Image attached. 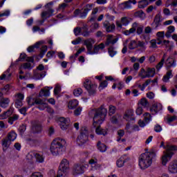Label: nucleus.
Instances as JSON below:
<instances>
[{
  "label": "nucleus",
  "mask_w": 177,
  "mask_h": 177,
  "mask_svg": "<svg viewBox=\"0 0 177 177\" xmlns=\"http://www.w3.org/2000/svg\"><path fill=\"white\" fill-rule=\"evenodd\" d=\"M88 115L89 117H93V126L96 128V127H99V125H102L104 122L107 115V109L102 106L94 109L88 112Z\"/></svg>",
  "instance_id": "obj_1"
},
{
  "label": "nucleus",
  "mask_w": 177,
  "mask_h": 177,
  "mask_svg": "<svg viewBox=\"0 0 177 177\" xmlns=\"http://www.w3.org/2000/svg\"><path fill=\"white\" fill-rule=\"evenodd\" d=\"M156 157V152L150 151L142 153L139 157V166L141 169H147L153 163V158Z\"/></svg>",
  "instance_id": "obj_2"
},
{
  "label": "nucleus",
  "mask_w": 177,
  "mask_h": 177,
  "mask_svg": "<svg viewBox=\"0 0 177 177\" xmlns=\"http://www.w3.org/2000/svg\"><path fill=\"white\" fill-rule=\"evenodd\" d=\"M66 140L63 138H57L53 140L50 150L53 156H61L65 151Z\"/></svg>",
  "instance_id": "obj_3"
},
{
  "label": "nucleus",
  "mask_w": 177,
  "mask_h": 177,
  "mask_svg": "<svg viewBox=\"0 0 177 177\" xmlns=\"http://www.w3.org/2000/svg\"><path fill=\"white\" fill-rule=\"evenodd\" d=\"M160 147L166 149V152L164 151L165 154L162 157V165H167V162L172 158V156L174 154V151H176L177 147L176 145H167L166 147L164 141H162L160 143Z\"/></svg>",
  "instance_id": "obj_4"
},
{
  "label": "nucleus",
  "mask_w": 177,
  "mask_h": 177,
  "mask_svg": "<svg viewBox=\"0 0 177 177\" xmlns=\"http://www.w3.org/2000/svg\"><path fill=\"white\" fill-rule=\"evenodd\" d=\"M139 26L136 22L133 23L131 28L128 30H124V35H131V34H135L136 32L138 35L143 33V26Z\"/></svg>",
  "instance_id": "obj_5"
},
{
  "label": "nucleus",
  "mask_w": 177,
  "mask_h": 177,
  "mask_svg": "<svg viewBox=\"0 0 177 177\" xmlns=\"http://www.w3.org/2000/svg\"><path fill=\"white\" fill-rule=\"evenodd\" d=\"M84 86L88 93L89 96H93L96 95V89L97 88V84L92 83V82L86 79L84 82Z\"/></svg>",
  "instance_id": "obj_6"
},
{
  "label": "nucleus",
  "mask_w": 177,
  "mask_h": 177,
  "mask_svg": "<svg viewBox=\"0 0 177 177\" xmlns=\"http://www.w3.org/2000/svg\"><path fill=\"white\" fill-rule=\"evenodd\" d=\"M88 140V129L86 127H82L80 130V135L77 137V142L81 145L86 143Z\"/></svg>",
  "instance_id": "obj_7"
},
{
  "label": "nucleus",
  "mask_w": 177,
  "mask_h": 177,
  "mask_svg": "<svg viewBox=\"0 0 177 177\" xmlns=\"http://www.w3.org/2000/svg\"><path fill=\"white\" fill-rule=\"evenodd\" d=\"M57 124L62 131H66L68 128V125H70V119L61 117L58 119Z\"/></svg>",
  "instance_id": "obj_8"
},
{
  "label": "nucleus",
  "mask_w": 177,
  "mask_h": 177,
  "mask_svg": "<svg viewBox=\"0 0 177 177\" xmlns=\"http://www.w3.org/2000/svg\"><path fill=\"white\" fill-rule=\"evenodd\" d=\"M162 21V17L161 16V14L158 13L156 14L154 19L153 21L151 24V26L153 28V30H157L160 26H161V22Z\"/></svg>",
  "instance_id": "obj_9"
},
{
  "label": "nucleus",
  "mask_w": 177,
  "mask_h": 177,
  "mask_svg": "<svg viewBox=\"0 0 177 177\" xmlns=\"http://www.w3.org/2000/svg\"><path fill=\"white\" fill-rule=\"evenodd\" d=\"M102 24L106 32H113L115 30V24H111L109 21H104Z\"/></svg>",
  "instance_id": "obj_10"
},
{
  "label": "nucleus",
  "mask_w": 177,
  "mask_h": 177,
  "mask_svg": "<svg viewBox=\"0 0 177 177\" xmlns=\"http://www.w3.org/2000/svg\"><path fill=\"white\" fill-rule=\"evenodd\" d=\"M132 3L133 5H136V0H129L127 1H124L120 3L119 6L121 9H131V8H132Z\"/></svg>",
  "instance_id": "obj_11"
},
{
  "label": "nucleus",
  "mask_w": 177,
  "mask_h": 177,
  "mask_svg": "<svg viewBox=\"0 0 177 177\" xmlns=\"http://www.w3.org/2000/svg\"><path fill=\"white\" fill-rule=\"evenodd\" d=\"M165 66L167 70H171L172 67H175L176 66V61L173 57H169L165 61Z\"/></svg>",
  "instance_id": "obj_12"
},
{
  "label": "nucleus",
  "mask_w": 177,
  "mask_h": 177,
  "mask_svg": "<svg viewBox=\"0 0 177 177\" xmlns=\"http://www.w3.org/2000/svg\"><path fill=\"white\" fill-rule=\"evenodd\" d=\"M123 118L124 120H126V121H135V117H133V109H128L126 111Z\"/></svg>",
  "instance_id": "obj_13"
},
{
  "label": "nucleus",
  "mask_w": 177,
  "mask_h": 177,
  "mask_svg": "<svg viewBox=\"0 0 177 177\" xmlns=\"http://www.w3.org/2000/svg\"><path fill=\"white\" fill-rule=\"evenodd\" d=\"M128 161H129V158H128V156L123 155L117 160V167H118V168H122V167H124V164Z\"/></svg>",
  "instance_id": "obj_14"
},
{
  "label": "nucleus",
  "mask_w": 177,
  "mask_h": 177,
  "mask_svg": "<svg viewBox=\"0 0 177 177\" xmlns=\"http://www.w3.org/2000/svg\"><path fill=\"white\" fill-rule=\"evenodd\" d=\"M96 41L92 38H88L84 41V45L87 48V52H91V50L93 48V44Z\"/></svg>",
  "instance_id": "obj_15"
},
{
  "label": "nucleus",
  "mask_w": 177,
  "mask_h": 177,
  "mask_svg": "<svg viewBox=\"0 0 177 177\" xmlns=\"http://www.w3.org/2000/svg\"><path fill=\"white\" fill-rule=\"evenodd\" d=\"M162 110V104L160 103H155L150 108V111L153 115L157 114L158 111H161Z\"/></svg>",
  "instance_id": "obj_16"
},
{
  "label": "nucleus",
  "mask_w": 177,
  "mask_h": 177,
  "mask_svg": "<svg viewBox=\"0 0 177 177\" xmlns=\"http://www.w3.org/2000/svg\"><path fill=\"white\" fill-rule=\"evenodd\" d=\"M104 48H105L104 44L101 43L99 45L94 46L93 50H92L91 49V51L88 52V55H96L99 53V50H100V49H104Z\"/></svg>",
  "instance_id": "obj_17"
},
{
  "label": "nucleus",
  "mask_w": 177,
  "mask_h": 177,
  "mask_svg": "<svg viewBox=\"0 0 177 177\" xmlns=\"http://www.w3.org/2000/svg\"><path fill=\"white\" fill-rule=\"evenodd\" d=\"M118 41V38H113V35H108L106 37V41L105 42L106 46H109V45H114L117 44Z\"/></svg>",
  "instance_id": "obj_18"
},
{
  "label": "nucleus",
  "mask_w": 177,
  "mask_h": 177,
  "mask_svg": "<svg viewBox=\"0 0 177 177\" xmlns=\"http://www.w3.org/2000/svg\"><path fill=\"white\" fill-rule=\"evenodd\" d=\"M27 102L29 106H34L35 104H38L39 106H40L41 104H44V103H45V100L41 98H37L35 101L32 102L30 98H28Z\"/></svg>",
  "instance_id": "obj_19"
},
{
  "label": "nucleus",
  "mask_w": 177,
  "mask_h": 177,
  "mask_svg": "<svg viewBox=\"0 0 177 177\" xmlns=\"http://www.w3.org/2000/svg\"><path fill=\"white\" fill-rule=\"evenodd\" d=\"M168 169L170 174H177V161L174 160L171 162L169 165Z\"/></svg>",
  "instance_id": "obj_20"
},
{
  "label": "nucleus",
  "mask_w": 177,
  "mask_h": 177,
  "mask_svg": "<svg viewBox=\"0 0 177 177\" xmlns=\"http://www.w3.org/2000/svg\"><path fill=\"white\" fill-rule=\"evenodd\" d=\"M32 129L35 133H39V132L42 131V125L38 122H35L32 124Z\"/></svg>",
  "instance_id": "obj_21"
},
{
  "label": "nucleus",
  "mask_w": 177,
  "mask_h": 177,
  "mask_svg": "<svg viewBox=\"0 0 177 177\" xmlns=\"http://www.w3.org/2000/svg\"><path fill=\"white\" fill-rule=\"evenodd\" d=\"M73 172L76 175L84 174V166L82 165L75 164L73 167Z\"/></svg>",
  "instance_id": "obj_22"
},
{
  "label": "nucleus",
  "mask_w": 177,
  "mask_h": 177,
  "mask_svg": "<svg viewBox=\"0 0 177 177\" xmlns=\"http://www.w3.org/2000/svg\"><path fill=\"white\" fill-rule=\"evenodd\" d=\"M12 144V141H10L6 137L2 140L1 145L3 147V150L5 151L9 149L10 145Z\"/></svg>",
  "instance_id": "obj_23"
},
{
  "label": "nucleus",
  "mask_w": 177,
  "mask_h": 177,
  "mask_svg": "<svg viewBox=\"0 0 177 177\" xmlns=\"http://www.w3.org/2000/svg\"><path fill=\"white\" fill-rule=\"evenodd\" d=\"M88 164H90V165H91L92 168H94V169H100V168L102 167L100 164L97 163V159L96 158L91 159L88 161Z\"/></svg>",
  "instance_id": "obj_24"
},
{
  "label": "nucleus",
  "mask_w": 177,
  "mask_h": 177,
  "mask_svg": "<svg viewBox=\"0 0 177 177\" xmlns=\"http://www.w3.org/2000/svg\"><path fill=\"white\" fill-rule=\"evenodd\" d=\"M50 95V91H49V87L48 86L44 87V88H41L39 93V96H40V97H42L43 96H44L45 97H47Z\"/></svg>",
  "instance_id": "obj_25"
},
{
  "label": "nucleus",
  "mask_w": 177,
  "mask_h": 177,
  "mask_svg": "<svg viewBox=\"0 0 177 177\" xmlns=\"http://www.w3.org/2000/svg\"><path fill=\"white\" fill-rule=\"evenodd\" d=\"M9 103H10V100L8 97H3L0 100V107H2L3 109H6V107H8Z\"/></svg>",
  "instance_id": "obj_26"
},
{
  "label": "nucleus",
  "mask_w": 177,
  "mask_h": 177,
  "mask_svg": "<svg viewBox=\"0 0 177 177\" xmlns=\"http://www.w3.org/2000/svg\"><path fill=\"white\" fill-rule=\"evenodd\" d=\"M55 10L52 8H49L48 11H44L41 12V18L46 19L48 17H50L51 16H53V12Z\"/></svg>",
  "instance_id": "obj_27"
},
{
  "label": "nucleus",
  "mask_w": 177,
  "mask_h": 177,
  "mask_svg": "<svg viewBox=\"0 0 177 177\" xmlns=\"http://www.w3.org/2000/svg\"><path fill=\"white\" fill-rule=\"evenodd\" d=\"M97 148L99 151L101 153H104L107 150V146L106 145L102 143V142L98 141L97 143Z\"/></svg>",
  "instance_id": "obj_28"
},
{
  "label": "nucleus",
  "mask_w": 177,
  "mask_h": 177,
  "mask_svg": "<svg viewBox=\"0 0 177 177\" xmlns=\"http://www.w3.org/2000/svg\"><path fill=\"white\" fill-rule=\"evenodd\" d=\"M95 133H97V135H103V136H106V135H107V129L100 128V125L97 126Z\"/></svg>",
  "instance_id": "obj_29"
},
{
  "label": "nucleus",
  "mask_w": 177,
  "mask_h": 177,
  "mask_svg": "<svg viewBox=\"0 0 177 177\" xmlns=\"http://www.w3.org/2000/svg\"><path fill=\"white\" fill-rule=\"evenodd\" d=\"M46 75V71H42L41 73L34 72L33 77L35 80H42Z\"/></svg>",
  "instance_id": "obj_30"
},
{
  "label": "nucleus",
  "mask_w": 177,
  "mask_h": 177,
  "mask_svg": "<svg viewBox=\"0 0 177 177\" xmlns=\"http://www.w3.org/2000/svg\"><path fill=\"white\" fill-rule=\"evenodd\" d=\"M17 138V134L16 133V132L13 131L8 133L6 137V138L11 142H14V140H16Z\"/></svg>",
  "instance_id": "obj_31"
},
{
  "label": "nucleus",
  "mask_w": 177,
  "mask_h": 177,
  "mask_svg": "<svg viewBox=\"0 0 177 177\" xmlns=\"http://www.w3.org/2000/svg\"><path fill=\"white\" fill-rule=\"evenodd\" d=\"M175 32V26H169L167 28V31L165 33V37L167 38H171V36L172 35V32Z\"/></svg>",
  "instance_id": "obj_32"
},
{
  "label": "nucleus",
  "mask_w": 177,
  "mask_h": 177,
  "mask_svg": "<svg viewBox=\"0 0 177 177\" xmlns=\"http://www.w3.org/2000/svg\"><path fill=\"white\" fill-rule=\"evenodd\" d=\"M154 74H156V69L154 68H148L146 72L147 78H150L151 77H154Z\"/></svg>",
  "instance_id": "obj_33"
},
{
  "label": "nucleus",
  "mask_w": 177,
  "mask_h": 177,
  "mask_svg": "<svg viewBox=\"0 0 177 177\" xmlns=\"http://www.w3.org/2000/svg\"><path fill=\"white\" fill-rule=\"evenodd\" d=\"M78 106V100H72L69 101L68 104V107L70 109V110H73V109H75Z\"/></svg>",
  "instance_id": "obj_34"
},
{
  "label": "nucleus",
  "mask_w": 177,
  "mask_h": 177,
  "mask_svg": "<svg viewBox=\"0 0 177 177\" xmlns=\"http://www.w3.org/2000/svg\"><path fill=\"white\" fill-rule=\"evenodd\" d=\"M138 106H142V107L146 108L150 106V103H149V101H147V99L142 98L138 102Z\"/></svg>",
  "instance_id": "obj_35"
},
{
  "label": "nucleus",
  "mask_w": 177,
  "mask_h": 177,
  "mask_svg": "<svg viewBox=\"0 0 177 177\" xmlns=\"http://www.w3.org/2000/svg\"><path fill=\"white\" fill-rule=\"evenodd\" d=\"M171 77H174V75H172V70L169 69V71L166 73L165 75L163 76V82H168Z\"/></svg>",
  "instance_id": "obj_36"
},
{
  "label": "nucleus",
  "mask_w": 177,
  "mask_h": 177,
  "mask_svg": "<svg viewBox=\"0 0 177 177\" xmlns=\"http://www.w3.org/2000/svg\"><path fill=\"white\" fill-rule=\"evenodd\" d=\"M168 6H172L173 8H176L177 0H167L166 1V8H168Z\"/></svg>",
  "instance_id": "obj_37"
},
{
  "label": "nucleus",
  "mask_w": 177,
  "mask_h": 177,
  "mask_svg": "<svg viewBox=\"0 0 177 177\" xmlns=\"http://www.w3.org/2000/svg\"><path fill=\"white\" fill-rule=\"evenodd\" d=\"M82 52H85V47H81L74 55L70 57V59H75L78 57L79 55H81Z\"/></svg>",
  "instance_id": "obj_38"
},
{
  "label": "nucleus",
  "mask_w": 177,
  "mask_h": 177,
  "mask_svg": "<svg viewBox=\"0 0 177 177\" xmlns=\"http://www.w3.org/2000/svg\"><path fill=\"white\" fill-rule=\"evenodd\" d=\"M131 23V18H129L127 17H124L121 18V24L122 26H128Z\"/></svg>",
  "instance_id": "obj_39"
},
{
  "label": "nucleus",
  "mask_w": 177,
  "mask_h": 177,
  "mask_svg": "<svg viewBox=\"0 0 177 177\" xmlns=\"http://www.w3.org/2000/svg\"><path fill=\"white\" fill-rule=\"evenodd\" d=\"M138 8L140 9H145L147 5H149V1L147 0H142L138 2Z\"/></svg>",
  "instance_id": "obj_40"
},
{
  "label": "nucleus",
  "mask_w": 177,
  "mask_h": 177,
  "mask_svg": "<svg viewBox=\"0 0 177 177\" xmlns=\"http://www.w3.org/2000/svg\"><path fill=\"white\" fill-rule=\"evenodd\" d=\"M17 120H19V115L15 114L8 118V124L13 125L15 121H17Z\"/></svg>",
  "instance_id": "obj_41"
},
{
  "label": "nucleus",
  "mask_w": 177,
  "mask_h": 177,
  "mask_svg": "<svg viewBox=\"0 0 177 177\" xmlns=\"http://www.w3.org/2000/svg\"><path fill=\"white\" fill-rule=\"evenodd\" d=\"M108 53H109V56H111V57H114V56H115V55H117V52L115 51V49L114 48L113 46H110L108 48Z\"/></svg>",
  "instance_id": "obj_42"
},
{
  "label": "nucleus",
  "mask_w": 177,
  "mask_h": 177,
  "mask_svg": "<svg viewBox=\"0 0 177 177\" xmlns=\"http://www.w3.org/2000/svg\"><path fill=\"white\" fill-rule=\"evenodd\" d=\"M136 48H138V43L135 40H131L129 44V49L133 50V49H136Z\"/></svg>",
  "instance_id": "obj_43"
},
{
  "label": "nucleus",
  "mask_w": 177,
  "mask_h": 177,
  "mask_svg": "<svg viewBox=\"0 0 177 177\" xmlns=\"http://www.w3.org/2000/svg\"><path fill=\"white\" fill-rule=\"evenodd\" d=\"M165 63V54L163 55L160 62L156 65V69L160 70Z\"/></svg>",
  "instance_id": "obj_44"
},
{
  "label": "nucleus",
  "mask_w": 177,
  "mask_h": 177,
  "mask_svg": "<svg viewBox=\"0 0 177 177\" xmlns=\"http://www.w3.org/2000/svg\"><path fill=\"white\" fill-rule=\"evenodd\" d=\"M144 121L146 124H149L151 121V115L149 113H145L144 114Z\"/></svg>",
  "instance_id": "obj_45"
},
{
  "label": "nucleus",
  "mask_w": 177,
  "mask_h": 177,
  "mask_svg": "<svg viewBox=\"0 0 177 177\" xmlns=\"http://www.w3.org/2000/svg\"><path fill=\"white\" fill-rule=\"evenodd\" d=\"M124 135H125V131L124 129H120L118 131V138L117 142H121V138H123Z\"/></svg>",
  "instance_id": "obj_46"
},
{
  "label": "nucleus",
  "mask_w": 177,
  "mask_h": 177,
  "mask_svg": "<svg viewBox=\"0 0 177 177\" xmlns=\"http://www.w3.org/2000/svg\"><path fill=\"white\" fill-rule=\"evenodd\" d=\"M46 52H48V46H43L41 47L40 53L39 55V57L43 58L44 56L45 55V53H46Z\"/></svg>",
  "instance_id": "obj_47"
},
{
  "label": "nucleus",
  "mask_w": 177,
  "mask_h": 177,
  "mask_svg": "<svg viewBox=\"0 0 177 177\" xmlns=\"http://www.w3.org/2000/svg\"><path fill=\"white\" fill-rule=\"evenodd\" d=\"M83 92L84 91H82V88H77L73 91V95H74V96H77V97L81 96V95H82Z\"/></svg>",
  "instance_id": "obj_48"
},
{
  "label": "nucleus",
  "mask_w": 177,
  "mask_h": 177,
  "mask_svg": "<svg viewBox=\"0 0 177 177\" xmlns=\"http://www.w3.org/2000/svg\"><path fill=\"white\" fill-rule=\"evenodd\" d=\"M10 114L11 113L10 110L3 113L2 114L0 115V120H6V118H8V117H9Z\"/></svg>",
  "instance_id": "obj_49"
},
{
  "label": "nucleus",
  "mask_w": 177,
  "mask_h": 177,
  "mask_svg": "<svg viewBox=\"0 0 177 177\" xmlns=\"http://www.w3.org/2000/svg\"><path fill=\"white\" fill-rule=\"evenodd\" d=\"M26 129H27V125H26V124L20 125L18 129L19 134L23 135L24 133V132H26Z\"/></svg>",
  "instance_id": "obj_50"
},
{
  "label": "nucleus",
  "mask_w": 177,
  "mask_h": 177,
  "mask_svg": "<svg viewBox=\"0 0 177 177\" xmlns=\"http://www.w3.org/2000/svg\"><path fill=\"white\" fill-rule=\"evenodd\" d=\"M144 15H145V12L142 10L136 11V12H134V17H140V19H142V17H143Z\"/></svg>",
  "instance_id": "obj_51"
},
{
  "label": "nucleus",
  "mask_w": 177,
  "mask_h": 177,
  "mask_svg": "<svg viewBox=\"0 0 177 177\" xmlns=\"http://www.w3.org/2000/svg\"><path fill=\"white\" fill-rule=\"evenodd\" d=\"M21 67L24 68V70H31L32 66H31V63L30 62H25L21 65Z\"/></svg>",
  "instance_id": "obj_52"
},
{
  "label": "nucleus",
  "mask_w": 177,
  "mask_h": 177,
  "mask_svg": "<svg viewBox=\"0 0 177 177\" xmlns=\"http://www.w3.org/2000/svg\"><path fill=\"white\" fill-rule=\"evenodd\" d=\"M146 73H147V71L145 70V68H141L138 75H139V77H141V78L142 80L145 78H147V76H146Z\"/></svg>",
  "instance_id": "obj_53"
},
{
  "label": "nucleus",
  "mask_w": 177,
  "mask_h": 177,
  "mask_svg": "<svg viewBox=\"0 0 177 177\" xmlns=\"http://www.w3.org/2000/svg\"><path fill=\"white\" fill-rule=\"evenodd\" d=\"M35 158H36V160L38 162H42L44 161V157L41 154H39L37 152L35 153Z\"/></svg>",
  "instance_id": "obj_54"
},
{
  "label": "nucleus",
  "mask_w": 177,
  "mask_h": 177,
  "mask_svg": "<svg viewBox=\"0 0 177 177\" xmlns=\"http://www.w3.org/2000/svg\"><path fill=\"white\" fill-rule=\"evenodd\" d=\"M62 91V87L60 85L57 84L54 88V95H59Z\"/></svg>",
  "instance_id": "obj_55"
},
{
  "label": "nucleus",
  "mask_w": 177,
  "mask_h": 177,
  "mask_svg": "<svg viewBox=\"0 0 177 177\" xmlns=\"http://www.w3.org/2000/svg\"><path fill=\"white\" fill-rule=\"evenodd\" d=\"M15 97H17L16 100L23 101L24 100V94L21 93H18L15 94Z\"/></svg>",
  "instance_id": "obj_56"
},
{
  "label": "nucleus",
  "mask_w": 177,
  "mask_h": 177,
  "mask_svg": "<svg viewBox=\"0 0 177 177\" xmlns=\"http://www.w3.org/2000/svg\"><path fill=\"white\" fill-rule=\"evenodd\" d=\"M35 151H31L27 155L28 160H34L35 158Z\"/></svg>",
  "instance_id": "obj_57"
},
{
  "label": "nucleus",
  "mask_w": 177,
  "mask_h": 177,
  "mask_svg": "<svg viewBox=\"0 0 177 177\" xmlns=\"http://www.w3.org/2000/svg\"><path fill=\"white\" fill-rule=\"evenodd\" d=\"M136 113L137 115H142V114H143V108L138 105V108L136 109Z\"/></svg>",
  "instance_id": "obj_58"
},
{
  "label": "nucleus",
  "mask_w": 177,
  "mask_h": 177,
  "mask_svg": "<svg viewBox=\"0 0 177 177\" xmlns=\"http://www.w3.org/2000/svg\"><path fill=\"white\" fill-rule=\"evenodd\" d=\"M108 83L107 81L104 80L100 84L99 89H104V88L107 87Z\"/></svg>",
  "instance_id": "obj_59"
},
{
  "label": "nucleus",
  "mask_w": 177,
  "mask_h": 177,
  "mask_svg": "<svg viewBox=\"0 0 177 177\" xmlns=\"http://www.w3.org/2000/svg\"><path fill=\"white\" fill-rule=\"evenodd\" d=\"M116 108L115 106L111 105L109 106V115H113V114L115 113Z\"/></svg>",
  "instance_id": "obj_60"
},
{
  "label": "nucleus",
  "mask_w": 177,
  "mask_h": 177,
  "mask_svg": "<svg viewBox=\"0 0 177 177\" xmlns=\"http://www.w3.org/2000/svg\"><path fill=\"white\" fill-rule=\"evenodd\" d=\"M152 31H153V30L151 29V27H150V26L145 27V28L144 30L145 34H147L148 35H149V34H151Z\"/></svg>",
  "instance_id": "obj_61"
},
{
  "label": "nucleus",
  "mask_w": 177,
  "mask_h": 177,
  "mask_svg": "<svg viewBox=\"0 0 177 177\" xmlns=\"http://www.w3.org/2000/svg\"><path fill=\"white\" fill-rule=\"evenodd\" d=\"M21 106H23V101L19 100H15V107H17V109H20V107H21Z\"/></svg>",
  "instance_id": "obj_62"
},
{
  "label": "nucleus",
  "mask_w": 177,
  "mask_h": 177,
  "mask_svg": "<svg viewBox=\"0 0 177 177\" xmlns=\"http://www.w3.org/2000/svg\"><path fill=\"white\" fill-rule=\"evenodd\" d=\"M153 129L155 132L160 133L162 131V127L160 124H156Z\"/></svg>",
  "instance_id": "obj_63"
},
{
  "label": "nucleus",
  "mask_w": 177,
  "mask_h": 177,
  "mask_svg": "<svg viewBox=\"0 0 177 177\" xmlns=\"http://www.w3.org/2000/svg\"><path fill=\"white\" fill-rule=\"evenodd\" d=\"M30 177H44V175L41 172H34L31 174Z\"/></svg>",
  "instance_id": "obj_64"
}]
</instances>
